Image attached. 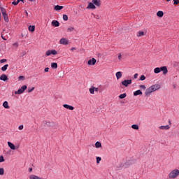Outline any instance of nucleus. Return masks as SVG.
<instances>
[{
	"instance_id": "3c124183",
	"label": "nucleus",
	"mask_w": 179,
	"mask_h": 179,
	"mask_svg": "<svg viewBox=\"0 0 179 179\" xmlns=\"http://www.w3.org/2000/svg\"><path fill=\"white\" fill-rule=\"evenodd\" d=\"M29 173H31V171H33V168H29Z\"/></svg>"
},
{
	"instance_id": "f03ea898",
	"label": "nucleus",
	"mask_w": 179,
	"mask_h": 179,
	"mask_svg": "<svg viewBox=\"0 0 179 179\" xmlns=\"http://www.w3.org/2000/svg\"><path fill=\"white\" fill-rule=\"evenodd\" d=\"M161 86L159 84H155L150 87H148L145 91V96H150L151 93H153V92H156L157 90H159L160 89Z\"/></svg>"
},
{
	"instance_id": "c756f323",
	"label": "nucleus",
	"mask_w": 179,
	"mask_h": 179,
	"mask_svg": "<svg viewBox=\"0 0 179 179\" xmlns=\"http://www.w3.org/2000/svg\"><path fill=\"white\" fill-rule=\"evenodd\" d=\"M1 38H2L3 40H5V41L8 40V37L4 36L3 32H1Z\"/></svg>"
},
{
	"instance_id": "79ce46f5",
	"label": "nucleus",
	"mask_w": 179,
	"mask_h": 179,
	"mask_svg": "<svg viewBox=\"0 0 179 179\" xmlns=\"http://www.w3.org/2000/svg\"><path fill=\"white\" fill-rule=\"evenodd\" d=\"M94 17L95 19H100V16H99V15H94Z\"/></svg>"
},
{
	"instance_id": "72a5a7b5",
	"label": "nucleus",
	"mask_w": 179,
	"mask_h": 179,
	"mask_svg": "<svg viewBox=\"0 0 179 179\" xmlns=\"http://www.w3.org/2000/svg\"><path fill=\"white\" fill-rule=\"evenodd\" d=\"M20 1H23V0H17V1H13L12 3L13 5L16 6L20 2Z\"/></svg>"
},
{
	"instance_id": "5701e85b",
	"label": "nucleus",
	"mask_w": 179,
	"mask_h": 179,
	"mask_svg": "<svg viewBox=\"0 0 179 179\" xmlns=\"http://www.w3.org/2000/svg\"><path fill=\"white\" fill-rule=\"evenodd\" d=\"M51 67L53 68L54 69H57L58 68V64L54 62L51 64Z\"/></svg>"
},
{
	"instance_id": "49530a36",
	"label": "nucleus",
	"mask_w": 179,
	"mask_h": 179,
	"mask_svg": "<svg viewBox=\"0 0 179 179\" xmlns=\"http://www.w3.org/2000/svg\"><path fill=\"white\" fill-rule=\"evenodd\" d=\"M13 47H19V44L17 43H15L13 44Z\"/></svg>"
},
{
	"instance_id": "0eeeda50",
	"label": "nucleus",
	"mask_w": 179,
	"mask_h": 179,
	"mask_svg": "<svg viewBox=\"0 0 179 179\" xmlns=\"http://www.w3.org/2000/svg\"><path fill=\"white\" fill-rule=\"evenodd\" d=\"M132 83V80H124L122 81V86H124V87H128L129 85H131Z\"/></svg>"
},
{
	"instance_id": "ddd939ff",
	"label": "nucleus",
	"mask_w": 179,
	"mask_h": 179,
	"mask_svg": "<svg viewBox=\"0 0 179 179\" xmlns=\"http://www.w3.org/2000/svg\"><path fill=\"white\" fill-rule=\"evenodd\" d=\"M52 25L54 27H59V22L57 21V20H53L52 22Z\"/></svg>"
},
{
	"instance_id": "2f4dec72",
	"label": "nucleus",
	"mask_w": 179,
	"mask_h": 179,
	"mask_svg": "<svg viewBox=\"0 0 179 179\" xmlns=\"http://www.w3.org/2000/svg\"><path fill=\"white\" fill-rule=\"evenodd\" d=\"M96 88L92 87V88H90V92L91 93V94H94V90Z\"/></svg>"
},
{
	"instance_id": "ea45409f",
	"label": "nucleus",
	"mask_w": 179,
	"mask_h": 179,
	"mask_svg": "<svg viewBox=\"0 0 179 179\" xmlns=\"http://www.w3.org/2000/svg\"><path fill=\"white\" fill-rule=\"evenodd\" d=\"M179 0H173V5H178Z\"/></svg>"
},
{
	"instance_id": "a878e982",
	"label": "nucleus",
	"mask_w": 179,
	"mask_h": 179,
	"mask_svg": "<svg viewBox=\"0 0 179 179\" xmlns=\"http://www.w3.org/2000/svg\"><path fill=\"white\" fill-rule=\"evenodd\" d=\"M73 30H75V28L73 27H69L67 29V31H69V33H71V32L73 31Z\"/></svg>"
},
{
	"instance_id": "de8ad7c7",
	"label": "nucleus",
	"mask_w": 179,
	"mask_h": 179,
	"mask_svg": "<svg viewBox=\"0 0 179 179\" xmlns=\"http://www.w3.org/2000/svg\"><path fill=\"white\" fill-rule=\"evenodd\" d=\"M50 71V68L48 67H46L45 69H44V71L45 72H48Z\"/></svg>"
},
{
	"instance_id": "603ef678",
	"label": "nucleus",
	"mask_w": 179,
	"mask_h": 179,
	"mask_svg": "<svg viewBox=\"0 0 179 179\" xmlns=\"http://www.w3.org/2000/svg\"><path fill=\"white\" fill-rule=\"evenodd\" d=\"M24 12L26 13V16H29V13H27V10H25Z\"/></svg>"
},
{
	"instance_id": "9b49d317",
	"label": "nucleus",
	"mask_w": 179,
	"mask_h": 179,
	"mask_svg": "<svg viewBox=\"0 0 179 179\" xmlns=\"http://www.w3.org/2000/svg\"><path fill=\"white\" fill-rule=\"evenodd\" d=\"M96 62H97V60H96L95 58H92V59L88 60V65L90 66H94L96 65Z\"/></svg>"
},
{
	"instance_id": "6e6552de",
	"label": "nucleus",
	"mask_w": 179,
	"mask_h": 179,
	"mask_svg": "<svg viewBox=\"0 0 179 179\" xmlns=\"http://www.w3.org/2000/svg\"><path fill=\"white\" fill-rule=\"evenodd\" d=\"M1 13L3 16L5 22H9V17H8V14H6V10L1 8Z\"/></svg>"
},
{
	"instance_id": "37998d69",
	"label": "nucleus",
	"mask_w": 179,
	"mask_h": 179,
	"mask_svg": "<svg viewBox=\"0 0 179 179\" xmlns=\"http://www.w3.org/2000/svg\"><path fill=\"white\" fill-rule=\"evenodd\" d=\"M1 64H3L4 62H6V59H3L0 60Z\"/></svg>"
},
{
	"instance_id": "6e6d98bb",
	"label": "nucleus",
	"mask_w": 179,
	"mask_h": 179,
	"mask_svg": "<svg viewBox=\"0 0 179 179\" xmlns=\"http://www.w3.org/2000/svg\"><path fill=\"white\" fill-rule=\"evenodd\" d=\"M99 89L98 88H96V92H98Z\"/></svg>"
},
{
	"instance_id": "dca6fc26",
	"label": "nucleus",
	"mask_w": 179,
	"mask_h": 179,
	"mask_svg": "<svg viewBox=\"0 0 179 179\" xmlns=\"http://www.w3.org/2000/svg\"><path fill=\"white\" fill-rule=\"evenodd\" d=\"M137 37H142L145 36V32L143 31H138L136 34Z\"/></svg>"
},
{
	"instance_id": "bb28decb",
	"label": "nucleus",
	"mask_w": 179,
	"mask_h": 179,
	"mask_svg": "<svg viewBox=\"0 0 179 179\" xmlns=\"http://www.w3.org/2000/svg\"><path fill=\"white\" fill-rule=\"evenodd\" d=\"M95 148H101V143L97 141V142L95 143Z\"/></svg>"
},
{
	"instance_id": "aec40b11",
	"label": "nucleus",
	"mask_w": 179,
	"mask_h": 179,
	"mask_svg": "<svg viewBox=\"0 0 179 179\" xmlns=\"http://www.w3.org/2000/svg\"><path fill=\"white\" fill-rule=\"evenodd\" d=\"M29 179H43V178H40L38 176L36 175H31L29 176Z\"/></svg>"
},
{
	"instance_id": "423d86ee",
	"label": "nucleus",
	"mask_w": 179,
	"mask_h": 179,
	"mask_svg": "<svg viewBox=\"0 0 179 179\" xmlns=\"http://www.w3.org/2000/svg\"><path fill=\"white\" fill-rule=\"evenodd\" d=\"M58 54V52L55 50H48L45 52V57H50V55H57Z\"/></svg>"
},
{
	"instance_id": "c85d7f7f",
	"label": "nucleus",
	"mask_w": 179,
	"mask_h": 179,
	"mask_svg": "<svg viewBox=\"0 0 179 179\" xmlns=\"http://www.w3.org/2000/svg\"><path fill=\"white\" fill-rule=\"evenodd\" d=\"M3 174H5V169L0 168V176H3Z\"/></svg>"
},
{
	"instance_id": "1a4fd4ad",
	"label": "nucleus",
	"mask_w": 179,
	"mask_h": 179,
	"mask_svg": "<svg viewBox=\"0 0 179 179\" xmlns=\"http://www.w3.org/2000/svg\"><path fill=\"white\" fill-rule=\"evenodd\" d=\"M59 44H62L63 45H68L69 44V41L67 38H62L59 41Z\"/></svg>"
},
{
	"instance_id": "6ab92c4d",
	"label": "nucleus",
	"mask_w": 179,
	"mask_h": 179,
	"mask_svg": "<svg viewBox=\"0 0 179 179\" xmlns=\"http://www.w3.org/2000/svg\"><path fill=\"white\" fill-rule=\"evenodd\" d=\"M116 78L117 79H121L122 78V73L121 71H118L116 73Z\"/></svg>"
},
{
	"instance_id": "a19ab883",
	"label": "nucleus",
	"mask_w": 179,
	"mask_h": 179,
	"mask_svg": "<svg viewBox=\"0 0 179 179\" xmlns=\"http://www.w3.org/2000/svg\"><path fill=\"white\" fill-rule=\"evenodd\" d=\"M23 128H24L23 124H21V125L19 126L18 129H19L20 131H22V129H23Z\"/></svg>"
},
{
	"instance_id": "4be33fe9",
	"label": "nucleus",
	"mask_w": 179,
	"mask_h": 179,
	"mask_svg": "<svg viewBox=\"0 0 179 179\" xmlns=\"http://www.w3.org/2000/svg\"><path fill=\"white\" fill-rule=\"evenodd\" d=\"M159 129H163V130L170 129V126H169V125L161 126V127H159Z\"/></svg>"
},
{
	"instance_id": "9d476101",
	"label": "nucleus",
	"mask_w": 179,
	"mask_h": 179,
	"mask_svg": "<svg viewBox=\"0 0 179 179\" xmlns=\"http://www.w3.org/2000/svg\"><path fill=\"white\" fill-rule=\"evenodd\" d=\"M7 143L11 150H16V149H19V146L16 147L13 143H10V141H8Z\"/></svg>"
},
{
	"instance_id": "f257e3e1",
	"label": "nucleus",
	"mask_w": 179,
	"mask_h": 179,
	"mask_svg": "<svg viewBox=\"0 0 179 179\" xmlns=\"http://www.w3.org/2000/svg\"><path fill=\"white\" fill-rule=\"evenodd\" d=\"M96 6L100 8L101 6V0H92V2H90L87 6V9H96Z\"/></svg>"
},
{
	"instance_id": "8fccbe9b",
	"label": "nucleus",
	"mask_w": 179,
	"mask_h": 179,
	"mask_svg": "<svg viewBox=\"0 0 179 179\" xmlns=\"http://www.w3.org/2000/svg\"><path fill=\"white\" fill-rule=\"evenodd\" d=\"M76 48H71V51H76Z\"/></svg>"
},
{
	"instance_id": "5fc2aeb1",
	"label": "nucleus",
	"mask_w": 179,
	"mask_h": 179,
	"mask_svg": "<svg viewBox=\"0 0 179 179\" xmlns=\"http://www.w3.org/2000/svg\"><path fill=\"white\" fill-rule=\"evenodd\" d=\"M170 1H171V0H166V2H170Z\"/></svg>"
},
{
	"instance_id": "7c9ffc66",
	"label": "nucleus",
	"mask_w": 179,
	"mask_h": 179,
	"mask_svg": "<svg viewBox=\"0 0 179 179\" xmlns=\"http://www.w3.org/2000/svg\"><path fill=\"white\" fill-rule=\"evenodd\" d=\"M127 97V94L124 93L119 96V99H125Z\"/></svg>"
},
{
	"instance_id": "4468645a",
	"label": "nucleus",
	"mask_w": 179,
	"mask_h": 179,
	"mask_svg": "<svg viewBox=\"0 0 179 179\" xmlns=\"http://www.w3.org/2000/svg\"><path fill=\"white\" fill-rule=\"evenodd\" d=\"M0 80H3L4 82L8 80V76L5 74H2L1 76H0Z\"/></svg>"
},
{
	"instance_id": "4d7b16f0",
	"label": "nucleus",
	"mask_w": 179,
	"mask_h": 179,
	"mask_svg": "<svg viewBox=\"0 0 179 179\" xmlns=\"http://www.w3.org/2000/svg\"><path fill=\"white\" fill-rule=\"evenodd\" d=\"M31 2H33V1H34V0H29Z\"/></svg>"
},
{
	"instance_id": "13d9d810",
	"label": "nucleus",
	"mask_w": 179,
	"mask_h": 179,
	"mask_svg": "<svg viewBox=\"0 0 179 179\" xmlns=\"http://www.w3.org/2000/svg\"><path fill=\"white\" fill-rule=\"evenodd\" d=\"M0 20H1V13H0Z\"/></svg>"
},
{
	"instance_id": "7ed1b4c3",
	"label": "nucleus",
	"mask_w": 179,
	"mask_h": 179,
	"mask_svg": "<svg viewBox=\"0 0 179 179\" xmlns=\"http://www.w3.org/2000/svg\"><path fill=\"white\" fill-rule=\"evenodd\" d=\"M163 72V75H167L169 70H167V66H164L162 67H157L154 69V72L155 73H160V72Z\"/></svg>"
},
{
	"instance_id": "412c9836",
	"label": "nucleus",
	"mask_w": 179,
	"mask_h": 179,
	"mask_svg": "<svg viewBox=\"0 0 179 179\" xmlns=\"http://www.w3.org/2000/svg\"><path fill=\"white\" fill-rule=\"evenodd\" d=\"M141 94H142V91H141V90H138L134 92V96H139Z\"/></svg>"
},
{
	"instance_id": "20e7f679",
	"label": "nucleus",
	"mask_w": 179,
	"mask_h": 179,
	"mask_svg": "<svg viewBox=\"0 0 179 179\" xmlns=\"http://www.w3.org/2000/svg\"><path fill=\"white\" fill-rule=\"evenodd\" d=\"M178 176H179L178 169H174L172 171H171L169 174V178L170 179H175V178H177Z\"/></svg>"
},
{
	"instance_id": "c03bdc74",
	"label": "nucleus",
	"mask_w": 179,
	"mask_h": 179,
	"mask_svg": "<svg viewBox=\"0 0 179 179\" xmlns=\"http://www.w3.org/2000/svg\"><path fill=\"white\" fill-rule=\"evenodd\" d=\"M33 90H34V87H32L31 89H28V92L31 93V92H33Z\"/></svg>"
},
{
	"instance_id": "c9c22d12",
	"label": "nucleus",
	"mask_w": 179,
	"mask_h": 179,
	"mask_svg": "<svg viewBox=\"0 0 179 179\" xmlns=\"http://www.w3.org/2000/svg\"><path fill=\"white\" fill-rule=\"evenodd\" d=\"M100 162H101V157H96V163H97V164H99V163H100Z\"/></svg>"
},
{
	"instance_id": "cd10ccee",
	"label": "nucleus",
	"mask_w": 179,
	"mask_h": 179,
	"mask_svg": "<svg viewBox=\"0 0 179 179\" xmlns=\"http://www.w3.org/2000/svg\"><path fill=\"white\" fill-rule=\"evenodd\" d=\"M131 128L133 129L138 130V129H139V126H138V124H133V125H131Z\"/></svg>"
},
{
	"instance_id": "a211bd4d",
	"label": "nucleus",
	"mask_w": 179,
	"mask_h": 179,
	"mask_svg": "<svg viewBox=\"0 0 179 179\" xmlns=\"http://www.w3.org/2000/svg\"><path fill=\"white\" fill-rule=\"evenodd\" d=\"M54 9H55V10H61L62 9H64V6L57 5L55 6Z\"/></svg>"
},
{
	"instance_id": "a18cd8bd",
	"label": "nucleus",
	"mask_w": 179,
	"mask_h": 179,
	"mask_svg": "<svg viewBox=\"0 0 179 179\" xmlns=\"http://www.w3.org/2000/svg\"><path fill=\"white\" fill-rule=\"evenodd\" d=\"M140 89H143L145 90V89H146V87L145 85H140Z\"/></svg>"
},
{
	"instance_id": "09e8293b",
	"label": "nucleus",
	"mask_w": 179,
	"mask_h": 179,
	"mask_svg": "<svg viewBox=\"0 0 179 179\" xmlns=\"http://www.w3.org/2000/svg\"><path fill=\"white\" fill-rule=\"evenodd\" d=\"M134 79H138V73H135V74L134 75Z\"/></svg>"
},
{
	"instance_id": "58836bf2",
	"label": "nucleus",
	"mask_w": 179,
	"mask_h": 179,
	"mask_svg": "<svg viewBox=\"0 0 179 179\" xmlns=\"http://www.w3.org/2000/svg\"><path fill=\"white\" fill-rule=\"evenodd\" d=\"M18 80H24V76H20L18 78Z\"/></svg>"
},
{
	"instance_id": "f3484780",
	"label": "nucleus",
	"mask_w": 179,
	"mask_h": 179,
	"mask_svg": "<svg viewBox=\"0 0 179 179\" xmlns=\"http://www.w3.org/2000/svg\"><path fill=\"white\" fill-rule=\"evenodd\" d=\"M28 29H29V31H31V33H33L34 31V30H36V26L34 25H30L29 27H28Z\"/></svg>"
},
{
	"instance_id": "393cba45",
	"label": "nucleus",
	"mask_w": 179,
	"mask_h": 179,
	"mask_svg": "<svg viewBox=\"0 0 179 179\" xmlns=\"http://www.w3.org/2000/svg\"><path fill=\"white\" fill-rule=\"evenodd\" d=\"M3 106L4 107V108H9V105L8 103V101H4L3 103Z\"/></svg>"
},
{
	"instance_id": "864d4df0",
	"label": "nucleus",
	"mask_w": 179,
	"mask_h": 179,
	"mask_svg": "<svg viewBox=\"0 0 179 179\" xmlns=\"http://www.w3.org/2000/svg\"><path fill=\"white\" fill-rule=\"evenodd\" d=\"M169 125H171V121H169Z\"/></svg>"
},
{
	"instance_id": "4c0bfd02",
	"label": "nucleus",
	"mask_w": 179,
	"mask_h": 179,
	"mask_svg": "<svg viewBox=\"0 0 179 179\" xmlns=\"http://www.w3.org/2000/svg\"><path fill=\"white\" fill-rule=\"evenodd\" d=\"M145 79H146V77H145L144 75H142V76L140 77V80H145Z\"/></svg>"
},
{
	"instance_id": "473e14b6",
	"label": "nucleus",
	"mask_w": 179,
	"mask_h": 179,
	"mask_svg": "<svg viewBox=\"0 0 179 179\" xmlns=\"http://www.w3.org/2000/svg\"><path fill=\"white\" fill-rule=\"evenodd\" d=\"M117 58H118L119 61H122V55H121V53H119L117 55Z\"/></svg>"
},
{
	"instance_id": "f8f14e48",
	"label": "nucleus",
	"mask_w": 179,
	"mask_h": 179,
	"mask_svg": "<svg viewBox=\"0 0 179 179\" xmlns=\"http://www.w3.org/2000/svg\"><path fill=\"white\" fill-rule=\"evenodd\" d=\"M63 107L64 108H66L67 110H75V108L71 105H68V104H64Z\"/></svg>"
},
{
	"instance_id": "39448f33",
	"label": "nucleus",
	"mask_w": 179,
	"mask_h": 179,
	"mask_svg": "<svg viewBox=\"0 0 179 179\" xmlns=\"http://www.w3.org/2000/svg\"><path fill=\"white\" fill-rule=\"evenodd\" d=\"M27 89V85H23L21 89H19L17 91L15 92V94H22V93H24V90Z\"/></svg>"
},
{
	"instance_id": "b1692460",
	"label": "nucleus",
	"mask_w": 179,
	"mask_h": 179,
	"mask_svg": "<svg viewBox=\"0 0 179 179\" xmlns=\"http://www.w3.org/2000/svg\"><path fill=\"white\" fill-rule=\"evenodd\" d=\"M8 66H9V64L4 65L3 67H1V71H3V72H5V71L8 69Z\"/></svg>"
},
{
	"instance_id": "e433bc0d",
	"label": "nucleus",
	"mask_w": 179,
	"mask_h": 179,
	"mask_svg": "<svg viewBox=\"0 0 179 179\" xmlns=\"http://www.w3.org/2000/svg\"><path fill=\"white\" fill-rule=\"evenodd\" d=\"M3 162H5V159L3 156H0V163H3Z\"/></svg>"
},
{
	"instance_id": "2eb2a0df",
	"label": "nucleus",
	"mask_w": 179,
	"mask_h": 179,
	"mask_svg": "<svg viewBox=\"0 0 179 179\" xmlns=\"http://www.w3.org/2000/svg\"><path fill=\"white\" fill-rule=\"evenodd\" d=\"M157 16L158 17H163V16H164V13L162 10H159L157 13Z\"/></svg>"
},
{
	"instance_id": "f704fd0d",
	"label": "nucleus",
	"mask_w": 179,
	"mask_h": 179,
	"mask_svg": "<svg viewBox=\"0 0 179 179\" xmlns=\"http://www.w3.org/2000/svg\"><path fill=\"white\" fill-rule=\"evenodd\" d=\"M63 20H65V22H66L68 20V15L64 14L63 15Z\"/></svg>"
}]
</instances>
